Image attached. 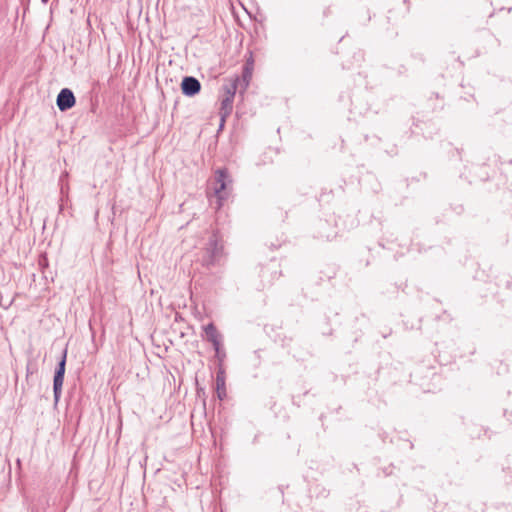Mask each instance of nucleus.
Returning a JSON list of instances; mask_svg holds the SVG:
<instances>
[{
  "mask_svg": "<svg viewBox=\"0 0 512 512\" xmlns=\"http://www.w3.org/2000/svg\"><path fill=\"white\" fill-rule=\"evenodd\" d=\"M181 89L184 95L191 97L199 93L201 84L195 77L186 76L182 80Z\"/></svg>",
  "mask_w": 512,
  "mask_h": 512,
  "instance_id": "nucleus-6",
  "label": "nucleus"
},
{
  "mask_svg": "<svg viewBox=\"0 0 512 512\" xmlns=\"http://www.w3.org/2000/svg\"><path fill=\"white\" fill-rule=\"evenodd\" d=\"M216 390L217 395L220 400H222L226 396V388H225V377L223 372H218L216 377Z\"/></svg>",
  "mask_w": 512,
  "mask_h": 512,
  "instance_id": "nucleus-7",
  "label": "nucleus"
},
{
  "mask_svg": "<svg viewBox=\"0 0 512 512\" xmlns=\"http://www.w3.org/2000/svg\"><path fill=\"white\" fill-rule=\"evenodd\" d=\"M232 180L226 169H218L210 182L213 189V196L217 199V209L222 206V202L229 197Z\"/></svg>",
  "mask_w": 512,
  "mask_h": 512,
  "instance_id": "nucleus-1",
  "label": "nucleus"
},
{
  "mask_svg": "<svg viewBox=\"0 0 512 512\" xmlns=\"http://www.w3.org/2000/svg\"><path fill=\"white\" fill-rule=\"evenodd\" d=\"M56 102L60 111H67L75 105L76 100L73 92L64 88L59 92Z\"/></svg>",
  "mask_w": 512,
  "mask_h": 512,
  "instance_id": "nucleus-4",
  "label": "nucleus"
},
{
  "mask_svg": "<svg viewBox=\"0 0 512 512\" xmlns=\"http://www.w3.org/2000/svg\"><path fill=\"white\" fill-rule=\"evenodd\" d=\"M204 332L207 341L212 343L217 356H219L221 346V335L216 329L215 325L213 323H209L204 327Z\"/></svg>",
  "mask_w": 512,
  "mask_h": 512,
  "instance_id": "nucleus-5",
  "label": "nucleus"
},
{
  "mask_svg": "<svg viewBox=\"0 0 512 512\" xmlns=\"http://www.w3.org/2000/svg\"><path fill=\"white\" fill-rule=\"evenodd\" d=\"M224 96L221 100V107H220V116H221V123H220V129L224 126L225 118L230 115L232 112L233 107V100L236 92V83L233 82L229 85H226L224 87Z\"/></svg>",
  "mask_w": 512,
  "mask_h": 512,
  "instance_id": "nucleus-2",
  "label": "nucleus"
},
{
  "mask_svg": "<svg viewBox=\"0 0 512 512\" xmlns=\"http://www.w3.org/2000/svg\"><path fill=\"white\" fill-rule=\"evenodd\" d=\"M66 350L63 353V356L58 363V366L55 371L54 380H53V392H54V398L55 402H58L61 392H62V386L64 381V374H65V366H66Z\"/></svg>",
  "mask_w": 512,
  "mask_h": 512,
  "instance_id": "nucleus-3",
  "label": "nucleus"
},
{
  "mask_svg": "<svg viewBox=\"0 0 512 512\" xmlns=\"http://www.w3.org/2000/svg\"><path fill=\"white\" fill-rule=\"evenodd\" d=\"M210 245L211 246L213 245L212 256H213V258H215V257H217V255L219 253L218 248H217V241L215 239H211Z\"/></svg>",
  "mask_w": 512,
  "mask_h": 512,
  "instance_id": "nucleus-8",
  "label": "nucleus"
}]
</instances>
